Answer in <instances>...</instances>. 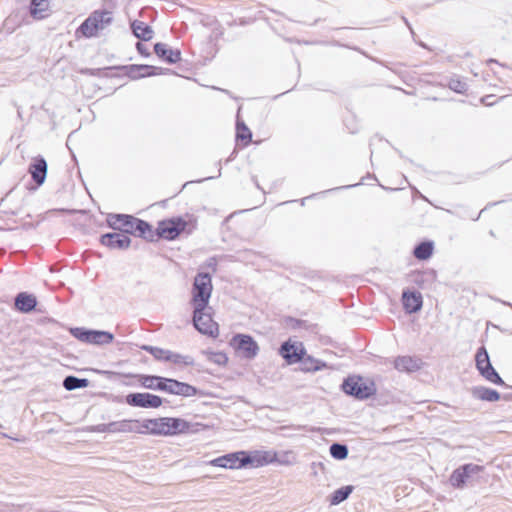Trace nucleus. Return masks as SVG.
<instances>
[{
	"mask_svg": "<svg viewBox=\"0 0 512 512\" xmlns=\"http://www.w3.org/2000/svg\"><path fill=\"white\" fill-rule=\"evenodd\" d=\"M141 427L144 432L157 436H174L179 434H194L204 429L198 422H190L176 417H160L146 419Z\"/></svg>",
	"mask_w": 512,
	"mask_h": 512,
	"instance_id": "nucleus-1",
	"label": "nucleus"
},
{
	"mask_svg": "<svg viewBox=\"0 0 512 512\" xmlns=\"http://www.w3.org/2000/svg\"><path fill=\"white\" fill-rule=\"evenodd\" d=\"M107 225L125 235H134L146 241L153 242V227L150 223L130 214L110 213L106 219Z\"/></svg>",
	"mask_w": 512,
	"mask_h": 512,
	"instance_id": "nucleus-2",
	"label": "nucleus"
},
{
	"mask_svg": "<svg viewBox=\"0 0 512 512\" xmlns=\"http://www.w3.org/2000/svg\"><path fill=\"white\" fill-rule=\"evenodd\" d=\"M340 390L347 396L365 401L377 393L376 383L372 378L364 377L360 374H349L343 378Z\"/></svg>",
	"mask_w": 512,
	"mask_h": 512,
	"instance_id": "nucleus-3",
	"label": "nucleus"
},
{
	"mask_svg": "<svg viewBox=\"0 0 512 512\" xmlns=\"http://www.w3.org/2000/svg\"><path fill=\"white\" fill-rule=\"evenodd\" d=\"M113 22V13L108 10L93 11L77 28L76 35L81 34L85 38L97 37Z\"/></svg>",
	"mask_w": 512,
	"mask_h": 512,
	"instance_id": "nucleus-4",
	"label": "nucleus"
},
{
	"mask_svg": "<svg viewBox=\"0 0 512 512\" xmlns=\"http://www.w3.org/2000/svg\"><path fill=\"white\" fill-rule=\"evenodd\" d=\"M475 366L480 376L486 381L507 388H512L505 383L497 370L493 367L489 353L484 345H481L475 354Z\"/></svg>",
	"mask_w": 512,
	"mask_h": 512,
	"instance_id": "nucleus-5",
	"label": "nucleus"
},
{
	"mask_svg": "<svg viewBox=\"0 0 512 512\" xmlns=\"http://www.w3.org/2000/svg\"><path fill=\"white\" fill-rule=\"evenodd\" d=\"M188 222L181 216L164 219L153 229V241L162 238L168 241L177 239L186 230Z\"/></svg>",
	"mask_w": 512,
	"mask_h": 512,
	"instance_id": "nucleus-6",
	"label": "nucleus"
},
{
	"mask_svg": "<svg viewBox=\"0 0 512 512\" xmlns=\"http://www.w3.org/2000/svg\"><path fill=\"white\" fill-rule=\"evenodd\" d=\"M212 292L211 276L208 272H199L193 282L192 304L207 307Z\"/></svg>",
	"mask_w": 512,
	"mask_h": 512,
	"instance_id": "nucleus-7",
	"label": "nucleus"
},
{
	"mask_svg": "<svg viewBox=\"0 0 512 512\" xmlns=\"http://www.w3.org/2000/svg\"><path fill=\"white\" fill-rule=\"evenodd\" d=\"M235 354L248 360L254 359L259 352V345L250 334L237 333L229 341Z\"/></svg>",
	"mask_w": 512,
	"mask_h": 512,
	"instance_id": "nucleus-8",
	"label": "nucleus"
},
{
	"mask_svg": "<svg viewBox=\"0 0 512 512\" xmlns=\"http://www.w3.org/2000/svg\"><path fill=\"white\" fill-rule=\"evenodd\" d=\"M484 470V466L475 463H464L454 469L449 476V484L457 490L464 489L474 475Z\"/></svg>",
	"mask_w": 512,
	"mask_h": 512,
	"instance_id": "nucleus-9",
	"label": "nucleus"
},
{
	"mask_svg": "<svg viewBox=\"0 0 512 512\" xmlns=\"http://www.w3.org/2000/svg\"><path fill=\"white\" fill-rule=\"evenodd\" d=\"M71 335L79 341L88 344L105 345L112 343L114 335L108 331L74 327L70 329Z\"/></svg>",
	"mask_w": 512,
	"mask_h": 512,
	"instance_id": "nucleus-10",
	"label": "nucleus"
},
{
	"mask_svg": "<svg viewBox=\"0 0 512 512\" xmlns=\"http://www.w3.org/2000/svg\"><path fill=\"white\" fill-rule=\"evenodd\" d=\"M246 469L267 466L272 463H282L275 450H246Z\"/></svg>",
	"mask_w": 512,
	"mask_h": 512,
	"instance_id": "nucleus-11",
	"label": "nucleus"
},
{
	"mask_svg": "<svg viewBox=\"0 0 512 512\" xmlns=\"http://www.w3.org/2000/svg\"><path fill=\"white\" fill-rule=\"evenodd\" d=\"M278 353L287 364L293 365L301 363L305 357L306 349L302 342L288 339L281 343Z\"/></svg>",
	"mask_w": 512,
	"mask_h": 512,
	"instance_id": "nucleus-12",
	"label": "nucleus"
},
{
	"mask_svg": "<svg viewBox=\"0 0 512 512\" xmlns=\"http://www.w3.org/2000/svg\"><path fill=\"white\" fill-rule=\"evenodd\" d=\"M193 324L194 327L202 334L215 336L218 333V324L212 319L205 310L207 307L193 306Z\"/></svg>",
	"mask_w": 512,
	"mask_h": 512,
	"instance_id": "nucleus-13",
	"label": "nucleus"
},
{
	"mask_svg": "<svg viewBox=\"0 0 512 512\" xmlns=\"http://www.w3.org/2000/svg\"><path fill=\"white\" fill-rule=\"evenodd\" d=\"M138 420H121L109 423H101L90 428L92 432L97 433H128L137 432L144 433L143 430L137 429Z\"/></svg>",
	"mask_w": 512,
	"mask_h": 512,
	"instance_id": "nucleus-14",
	"label": "nucleus"
},
{
	"mask_svg": "<svg viewBox=\"0 0 512 512\" xmlns=\"http://www.w3.org/2000/svg\"><path fill=\"white\" fill-rule=\"evenodd\" d=\"M163 398L148 392L129 393L125 397V402L132 407L140 408H158L163 404Z\"/></svg>",
	"mask_w": 512,
	"mask_h": 512,
	"instance_id": "nucleus-15",
	"label": "nucleus"
},
{
	"mask_svg": "<svg viewBox=\"0 0 512 512\" xmlns=\"http://www.w3.org/2000/svg\"><path fill=\"white\" fill-rule=\"evenodd\" d=\"M251 209H242L234 211L226 216V229L231 230L234 227V233L237 236H241L251 225V221L246 218H242L243 215L247 214Z\"/></svg>",
	"mask_w": 512,
	"mask_h": 512,
	"instance_id": "nucleus-16",
	"label": "nucleus"
},
{
	"mask_svg": "<svg viewBox=\"0 0 512 512\" xmlns=\"http://www.w3.org/2000/svg\"><path fill=\"white\" fill-rule=\"evenodd\" d=\"M402 306L407 314L419 312L423 307V297L419 291L404 289L402 291Z\"/></svg>",
	"mask_w": 512,
	"mask_h": 512,
	"instance_id": "nucleus-17",
	"label": "nucleus"
},
{
	"mask_svg": "<svg viewBox=\"0 0 512 512\" xmlns=\"http://www.w3.org/2000/svg\"><path fill=\"white\" fill-rule=\"evenodd\" d=\"M100 243L110 249L126 250L131 245V238L120 231L101 235Z\"/></svg>",
	"mask_w": 512,
	"mask_h": 512,
	"instance_id": "nucleus-18",
	"label": "nucleus"
},
{
	"mask_svg": "<svg viewBox=\"0 0 512 512\" xmlns=\"http://www.w3.org/2000/svg\"><path fill=\"white\" fill-rule=\"evenodd\" d=\"M408 281L420 289H425L427 285L432 284L437 278L436 270L428 268L425 270H413L407 275Z\"/></svg>",
	"mask_w": 512,
	"mask_h": 512,
	"instance_id": "nucleus-19",
	"label": "nucleus"
},
{
	"mask_svg": "<svg viewBox=\"0 0 512 512\" xmlns=\"http://www.w3.org/2000/svg\"><path fill=\"white\" fill-rule=\"evenodd\" d=\"M165 392L182 397H193L198 394V389L186 382H181L173 378H167Z\"/></svg>",
	"mask_w": 512,
	"mask_h": 512,
	"instance_id": "nucleus-20",
	"label": "nucleus"
},
{
	"mask_svg": "<svg viewBox=\"0 0 512 512\" xmlns=\"http://www.w3.org/2000/svg\"><path fill=\"white\" fill-rule=\"evenodd\" d=\"M393 366L399 372L413 373L422 368L423 361L417 356H397L394 358Z\"/></svg>",
	"mask_w": 512,
	"mask_h": 512,
	"instance_id": "nucleus-21",
	"label": "nucleus"
},
{
	"mask_svg": "<svg viewBox=\"0 0 512 512\" xmlns=\"http://www.w3.org/2000/svg\"><path fill=\"white\" fill-rule=\"evenodd\" d=\"M28 172L30 173L37 187L41 186L45 182L47 176L46 160L42 156L34 158L29 165Z\"/></svg>",
	"mask_w": 512,
	"mask_h": 512,
	"instance_id": "nucleus-22",
	"label": "nucleus"
},
{
	"mask_svg": "<svg viewBox=\"0 0 512 512\" xmlns=\"http://www.w3.org/2000/svg\"><path fill=\"white\" fill-rule=\"evenodd\" d=\"M241 106L238 107L235 122V140L243 147H247L252 141V131L240 116Z\"/></svg>",
	"mask_w": 512,
	"mask_h": 512,
	"instance_id": "nucleus-23",
	"label": "nucleus"
},
{
	"mask_svg": "<svg viewBox=\"0 0 512 512\" xmlns=\"http://www.w3.org/2000/svg\"><path fill=\"white\" fill-rule=\"evenodd\" d=\"M154 52L158 58L168 64H176L181 60V51L173 49L165 43H156L154 45Z\"/></svg>",
	"mask_w": 512,
	"mask_h": 512,
	"instance_id": "nucleus-24",
	"label": "nucleus"
},
{
	"mask_svg": "<svg viewBox=\"0 0 512 512\" xmlns=\"http://www.w3.org/2000/svg\"><path fill=\"white\" fill-rule=\"evenodd\" d=\"M471 396L474 399L484 402H497L501 399L502 395L496 389L486 386H473L470 389Z\"/></svg>",
	"mask_w": 512,
	"mask_h": 512,
	"instance_id": "nucleus-25",
	"label": "nucleus"
},
{
	"mask_svg": "<svg viewBox=\"0 0 512 512\" xmlns=\"http://www.w3.org/2000/svg\"><path fill=\"white\" fill-rule=\"evenodd\" d=\"M434 250V241L430 239H424L414 246L412 254L417 260L426 261L433 256Z\"/></svg>",
	"mask_w": 512,
	"mask_h": 512,
	"instance_id": "nucleus-26",
	"label": "nucleus"
},
{
	"mask_svg": "<svg viewBox=\"0 0 512 512\" xmlns=\"http://www.w3.org/2000/svg\"><path fill=\"white\" fill-rule=\"evenodd\" d=\"M140 384L147 389L165 392L167 378L157 375H138Z\"/></svg>",
	"mask_w": 512,
	"mask_h": 512,
	"instance_id": "nucleus-27",
	"label": "nucleus"
},
{
	"mask_svg": "<svg viewBox=\"0 0 512 512\" xmlns=\"http://www.w3.org/2000/svg\"><path fill=\"white\" fill-rule=\"evenodd\" d=\"M37 306V299L34 295L27 292H20L15 297V307L22 313H29Z\"/></svg>",
	"mask_w": 512,
	"mask_h": 512,
	"instance_id": "nucleus-28",
	"label": "nucleus"
},
{
	"mask_svg": "<svg viewBox=\"0 0 512 512\" xmlns=\"http://www.w3.org/2000/svg\"><path fill=\"white\" fill-rule=\"evenodd\" d=\"M300 365L302 371L310 373L321 371L329 367L326 361L317 359L307 353L305 354V357L302 359Z\"/></svg>",
	"mask_w": 512,
	"mask_h": 512,
	"instance_id": "nucleus-29",
	"label": "nucleus"
},
{
	"mask_svg": "<svg viewBox=\"0 0 512 512\" xmlns=\"http://www.w3.org/2000/svg\"><path fill=\"white\" fill-rule=\"evenodd\" d=\"M131 30L136 38L142 41H149L153 38V30L151 26L140 20L131 22Z\"/></svg>",
	"mask_w": 512,
	"mask_h": 512,
	"instance_id": "nucleus-30",
	"label": "nucleus"
},
{
	"mask_svg": "<svg viewBox=\"0 0 512 512\" xmlns=\"http://www.w3.org/2000/svg\"><path fill=\"white\" fill-rule=\"evenodd\" d=\"M246 450L226 453V469H246Z\"/></svg>",
	"mask_w": 512,
	"mask_h": 512,
	"instance_id": "nucleus-31",
	"label": "nucleus"
},
{
	"mask_svg": "<svg viewBox=\"0 0 512 512\" xmlns=\"http://www.w3.org/2000/svg\"><path fill=\"white\" fill-rule=\"evenodd\" d=\"M354 489L355 487L353 485H345L337 488L328 496L329 504L331 506H337L341 504L349 498Z\"/></svg>",
	"mask_w": 512,
	"mask_h": 512,
	"instance_id": "nucleus-32",
	"label": "nucleus"
},
{
	"mask_svg": "<svg viewBox=\"0 0 512 512\" xmlns=\"http://www.w3.org/2000/svg\"><path fill=\"white\" fill-rule=\"evenodd\" d=\"M49 6V0H31L29 12L34 19H43L48 15Z\"/></svg>",
	"mask_w": 512,
	"mask_h": 512,
	"instance_id": "nucleus-33",
	"label": "nucleus"
},
{
	"mask_svg": "<svg viewBox=\"0 0 512 512\" xmlns=\"http://www.w3.org/2000/svg\"><path fill=\"white\" fill-rule=\"evenodd\" d=\"M62 385L67 391H73L76 389L88 387L89 380L87 378H79L73 375H68L64 378Z\"/></svg>",
	"mask_w": 512,
	"mask_h": 512,
	"instance_id": "nucleus-34",
	"label": "nucleus"
},
{
	"mask_svg": "<svg viewBox=\"0 0 512 512\" xmlns=\"http://www.w3.org/2000/svg\"><path fill=\"white\" fill-rule=\"evenodd\" d=\"M329 453L335 460L342 461L348 457L349 448L341 442H333L329 447Z\"/></svg>",
	"mask_w": 512,
	"mask_h": 512,
	"instance_id": "nucleus-35",
	"label": "nucleus"
},
{
	"mask_svg": "<svg viewBox=\"0 0 512 512\" xmlns=\"http://www.w3.org/2000/svg\"><path fill=\"white\" fill-rule=\"evenodd\" d=\"M139 70L141 78L145 77H151L156 75H163L169 72V69L157 67L153 65H147V64H139Z\"/></svg>",
	"mask_w": 512,
	"mask_h": 512,
	"instance_id": "nucleus-36",
	"label": "nucleus"
},
{
	"mask_svg": "<svg viewBox=\"0 0 512 512\" xmlns=\"http://www.w3.org/2000/svg\"><path fill=\"white\" fill-rule=\"evenodd\" d=\"M448 87L458 94H465L468 90V84L458 76H453L448 81Z\"/></svg>",
	"mask_w": 512,
	"mask_h": 512,
	"instance_id": "nucleus-37",
	"label": "nucleus"
},
{
	"mask_svg": "<svg viewBox=\"0 0 512 512\" xmlns=\"http://www.w3.org/2000/svg\"><path fill=\"white\" fill-rule=\"evenodd\" d=\"M120 69L124 74L132 80L141 79L139 64L125 65L121 67H108L106 70Z\"/></svg>",
	"mask_w": 512,
	"mask_h": 512,
	"instance_id": "nucleus-38",
	"label": "nucleus"
},
{
	"mask_svg": "<svg viewBox=\"0 0 512 512\" xmlns=\"http://www.w3.org/2000/svg\"><path fill=\"white\" fill-rule=\"evenodd\" d=\"M168 362H171L176 365H183V366H193L195 361L193 357L189 355H182L179 353H175L171 351Z\"/></svg>",
	"mask_w": 512,
	"mask_h": 512,
	"instance_id": "nucleus-39",
	"label": "nucleus"
},
{
	"mask_svg": "<svg viewBox=\"0 0 512 512\" xmlns=\"http://www.w3.org/2000/svg\"><path fill=\"white\" fill-rule=\"evenodd\" d=\"M203 354L207 356L208 361L217 364V365H223L224 364V352L221 351H213L210 349L204 350Z\"/></svg>",
	"mask_w": 512,
	"mask_h": 512,
	"instance_id": "nucleus-40",
	"label": "nucleus"
},
{
	"mask_svg": "<svg viewBox=\"0 0 512 512\" xmlns=\"http://www.w3.org/2000/svg\"><path fill=\"white\" fill-rule=\"evenodd\" d=\"M285 324L291 329H300L307 326V322L302 319H297L291 316L285 318Z\"/></svg>",
	"mask_w": 512,
	"mask_h": 512,
	"instance_id": "nucleus-41",
	"label": "nucleus"
},
{
	"mask_svg": "<svg viewBox=\"0 0 512 512\" xmlns=\"http://www.w3.org/2000/svg\"><path fill=\"white\" fill-rule=\"evenodd\" d=\"M171 350L156 347L154 350L153 357L158 361L168 362Z\"/></svg>",
	"mask_w": 512,
	"mask_h": 512,
	"instance_id": "nucleus-42",
	"label": "nucleus"
},
{
	"mask_svg": "<svg viewBox=\"0 0 512 512\" xmlns=\"http://www.w3.org/2000/svg\"><path fill=\"white\" fill-rule=\"evenodd\" d=\"M337 190H340V188H332V189H328V190H325L323 192H319V193H312L311 195L307 196V197H303L302 199H300V203L301 205H305V202L306 200L308 199H313V198H316L322 194H325V193H330V192H333V191H337Z\"/></svg>",
	"mask_w": 512,
	"mask_h": 512,
	"instance_id": "nucleus-43",
	"label": "nucleus"
},
{
	"mask_svg": "<svg viewBox=\"0 0 512 512\" xmlns=\"http://www.w3.org/2000/svg\"><path fill=\"white\" fill-rule=\"evenodd\" d=\"M365 179H368V180H371V179H372V180L377 181V178H376L375 174H370V173H368L365 177H363V178H362V181H361L360 183L350 184V185H344V186H341V187H339V188H340V190H341V189H350V188L356 187V186H358V185H361Z\"/></svg>",
	"mask_w": 512,
	"mask_h": 512,
	"instance_id": "nucleus-44",
	"label": "nucleus"
},
{
	"mask_svg": "<svg viewBox=\"0 0 512 512\" xmlns=\"http://www.w3.org/2000/svg\"><path fill=\"white\" fill-rule=\"evenodd\" d=\"M136 50L138 51V53L140 55H142L144 57L150 56V52H149L148 48L142 42L136 43Z\"/></svg>",
	"mask_w": 512,
	"mask_h": 512,
	"instance_id": "nucleus-45",
	"label": "nucleus"
},
{
	"mask_svg": "<svg viewBox=\"0 0 512 512\" xmlns=\"http://www.w3.org/2000/svg\"><path fill=\"white\" fill-rule=\"evenodd\" d=\"M210 465L224 468V455L219 456L209 462Z\"/></svg>",
	"mask_w": 512,
	"mask_h": 512,
	"instance_id": "nucleus-46",
	"label": "nucleus"
},
{
	"mask_svg": "<svg viewBox=\"0 0 512 512\" xmlns=\"http://www.w3.org/2000/svg\"><path fill=\"white\" fill-rule=\"evenodd\" d=\"M142 350L148 352L149 354H151L153 356L154 354V350L156 349V346H151V345H143L141 347Z\"/></svg>",
	"mask_w": 512,
	"mask_h": 512,
	"instance_id": "nucleus-47",
	"label": "nucleus"
},
{
	"mask_svg": "<svg viewBox=\"0 0 512 512\" xmlns=\"http://www.w3.org/2000/svg\"><path fill=\"white\" fill-rule=\"evenodd\" d=\"M401 19L403 20V22L405 23V25L409 28V30L411 31L412 34H414L413 32V29H412V26L410 24V22L408 21V19L405 17V16H402Z\"/></svg>",
	"mask_w": 512,
	"mask_h": 512,
	"instance_id": "nucleus-48",
	"label": "nucleus"
},
{
	"mask_svg": "<svg viewBox=\"0 0 512 512\" xmlns=\"http://www.w3.org/2000/svg\"><path fill=\"white\" fill-rule=\"evenodd\" d=\"M495 204H496V203H490V204H488L484 209H482V210L477 214V216H476V217L472 218V220L477 221V220L480 218L481 214H482V213H483V212L488 208V206L495 205Z\"/></svg>",
	"mask_w": 512,
	"mask_h": 512,
	"instance_id": "nucleus-49",
	"label": "nucleus"
},
{
	"mask_svg": "<svg viewBox=\"0 0 512 512\" xmlns=\"http://www.w3.org/2000/svg\"><path fill=\"white\" fill-rule=\"evenodd\" d=\"M492 63H494V64H498V65L503 66V67L505 66L504 64L500 63L497 59L490 58V59H488V60H487V64H488V65H489V64H492Z\"/></svg>",
	"mask_w": 512,
	"mask_h": 512,
	"instance_id": "nucleus-50",
	"label": "nucleus"
},
{
	"mask_svg": "<svg viewBox=\"0 0 512 512\" xmlns=\"http://www.w3.org/2000/svg\"><path fill=\"white\" fill-rule=\"evenodd\" d=\"M501 399H504L505 401H512V393L503 394Z\"/></svg>",
	"mask_w": 512,
	"mask_h": 512,
	"instance_id": "nucleus-51",
	"label": "nucleus"
},
{
	"mask_svg": "<svg viewBox=\"0 0 512 512\" xmlns=\"http://www.w3.org/2000/svg\"><path fill=\"white\" fill-rule=\"evenodd\" d=\"M253 182L255 183L256 187L260 189L262 192L265 193V191L262 189V187L259 185L257 178L255 176L252 177Z\"/></svg>",
	"mask_w": 512,
	"mask_h": 512,
	"instance_id": "nucleus-52",
	"label": "nucleus"
},
{
	"mask_svg": "<svg viewBox=\"0 0 512 512\" xmlns=\"http://www.w3.org/2000/svg\"><path fill=\"white\" fill-rule=\"evenodd\" d=\"M488 97H489V96L482 97V98H481V102H482L483 104L487 105L488 100H486V99H487ZM490 105H491V104H488V106H490Z\"/></svg>",
	"mask_w": 512,
	"mask_h": 512,
	"instance_id": "nucleus-53",
	"label": "nucleus"
},
{
	"mask_svg": "<svg viewBox=\"0 0 512 512\" xmlns=\"http://www.w3.org/2000/svg\"><path fill=\"white\" fill-rule=\"evenodd\" d=\"M488 97H489V96L482 97V98H481V102H482L483 104L487 105L488 100H486V99H487ZM490 105H491V104H488V106H490Z\"/></svg>",
	"mask_w": 512,
	"mask_h": 512,
	"instance_id": "nucleus-54",
	"label": "nucleus"
},
{
	"mask_svg": "<svg viewBox=\"0 0 512 512\" xmlns=\"http://www.w3.org/2000/svg\"><path fill=\"white\" fill-rule=\"evenodd\" d=\"M383 189L385 190H389V191H397L398 188H388V187H384L383 185H380Z\"/></svg>",
	"mask_w": 512,
	"mask_h": 512,
	"instance_id": "nucleus-55",
	"label": "nucleus"
},
{
	"mask_svg": "<svg viewBox=\"0 0 512 512\" xmlns=\"http://www.w3.org/2000/svg\"><path fill=\"white\" fill-rule=\"evenodd\" d=\"M289 91H290V90H287V91H285V92H283V93H281V94L275 95V96H274V99H278L279 97H281L282 95H284V94L288 93Z\"/></svg>",
	"mask_w": 512,
	"mask_h": 512,
	"instance_id": "nucleus-56",
	"label": "nucleus"
},
{
	"mask_svg": "<svg viewBox=\"0 0 512 512\" xmlns=\"http://www.w3.org/2000/svg\"><path fill=\"white\" fill-rule=\"evenodd\" d=\"M96 70H93V69H88L87 72L90 74V75H96Z\"/></svg>",
	"mask_w": 512,
	"mask_h": 512,
	"instance_id": "nucleus-57",
	"label": "nucleus"
},
{
	"mask_svg": "<svg viewBox=\"0 0 512 512\" xmlns=\"http://www.w3.org/2000/svg\"><path fill=\"white\" fill-rule=\"evenodd\" d=\"M193 182H194V181H188V182H186L185 184H183L182 189H184L187 185H189L190 183H193Z\"/></svg>",
	"mask_w": 512,
	"mask_h": 512,
	"instance_id": "nucleus-58",
	"label": "nucleus"
},
{
	"mask_svg": "<svg viewBox=\"0 0 512 512\" xmlns=\"http://www.w3.org/2000/svg\"><path fill=\"white\" fill-rule=\"evenodd\" d=\"M211 178H212V177H205V178H203V179L197 180L196 182H202V181H204V180H208V179H211Z\"/></svg>",
	"mask_w": 512,
	"mask_h": 512,
	"instance_id": "nucleus-59",
	"label": "nucleus"
},
{
	"mask_svg": "<svg viewBox=\"0 0 512 512\" xmlns=\"http://www.w3.org/2000/svg\"><path fill=\"white\" fill-rule=\"evenodd\" d=\"M371 60L375 61L376 63H381L379 60L375 59V58H372L370 57Z\"/></svg>",
	"mask_w": 512,
	"mask_h": 512,
	"instance_id": "nucleus-60",
	"label": "nucleus"
},
{
	"mask_svg": "<svg viewBox=\"0 0 512 512\" xmlns=\"http://www.w3.org/2000/svg\"><path fill=\"white\" fill-rule=\"evenodd\" d=\"M489 234H490L491 236H493V237L495 236V234H494V231H493V230H490Z\"/></svg>",
	"mask_w": 512,
	"mask_h": 512,
	"instance_id": "nucleus-61",
	"label": "nucleus"
},
{
	"mask_svg": "<svg viewBox=\"0 0 512 512\" xmlns=\"http://www.w3.org/2000/svg\"><path fill=\"white\" fill-rule=\"evenodd\" d=\"M396 151L399 153V156H400V157H403V155H402L401 151H399L398 149H396Z\"/></svg>",
	"mask_w": 512,
	"mask_h": 512,
	"instance_id": "nucleus-62",
	"label": "nucleus"
},
{
	"mask_svg": "<svg viewBox=\"0 0 512 512\" xmlns=\"http://www.w3.org/2000/svg\"><path fill=\"white\" fill-rule=\"evenodd\" d=\"M370 154H371L370 155V159L372 160V155H373V151L372 150L370 151Z\"/></svg>",
	"mask_w": 512,
	"mask_h": 512,
	"instance_id": "nucleus-63",
	"label": "nucleus"
},
{
	"mask_svg": "<svg viewBox=\"0 0 512 512\" xmlns=\"http://www.w3.org/2000/svg\"><path fill=\"white\" fill-rule=\"evenodd\" d=\"M295 201H296V200H291V201H287L286 203H289V202L294 203Z\"/></svg>",
	"mask_w": 512,
	"mask_h": 512,
	"instance_id": "nucleus-64",
	"label": "nucleus"
}]
</instances>
